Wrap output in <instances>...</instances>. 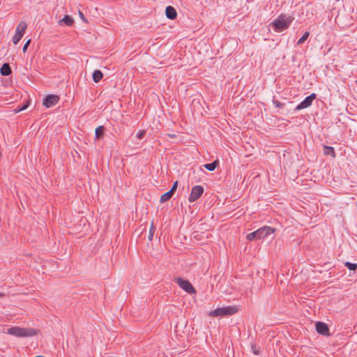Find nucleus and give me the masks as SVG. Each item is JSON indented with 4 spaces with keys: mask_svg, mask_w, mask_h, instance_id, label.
<instances>
[{
    "mask_svg": "<svg viewBox=\"0 0 357 357\" xmlns=\"http://www.w3.org/2000/svg\"><path fill=\"white\" fill-rule=\"evenodd\" d=\"M7 333L16 337H29L38 335L40 331L33 328L11 326L8 328Z\"/></svg>",
    "mask_w": 357,
    "mask_h": 357,
    "instance_id": "f257e3e1",
    "label": "nucleus"
},
{
    "mask_svg": "<svg viewBox=\"0 0 357 357\" xmlns=\"http://www.w3.org/2000/svg\"><path fill=\"white\" fill-rule=\"evenodd\" d=\"M292 20L291 16L280 15L271 22V25L276 32H281L289 26Z\"/></svg>",
    "mask_w": 357,
    "mask_h": 357,
    "instance_id": "f03ea898",
    "label": "nucleus"
},
{
    "mask_svg": "<svg viewBox=\"0 0 357 357\" xmlns=\"http://www.w3.org/2000/svg\"><path fill=\"white\" fill-rule=\"evenodd\" d=\"M237 312L238 308L236 306H226L211 310L208 313V314L210 317H224L227 315H232Z\"/></svg>",
    "mask_w": 357,
    "mask_h": 357,
    "instance_id": "7ed1b4c3",
    "label": "nucleus"
},
{
    "mask_svg": "<svg viewBox=\"0 0 357 357\" xmlns=\"http://www.w3.org/2000/svg\"><path fill=\"white\" fill-rule=\"evenodd\" d=\"M27 24L25 22L22 21L17 24L15 33L12 39L13 44L17 45L20 42L24 36Z\"/></svg>",
    "mask_w": 357,
    "mask_h": 357,
    "instance_id": "20e7f679",
    "label": "nucleus"
},
{
    "mask_svg": "<svg viewBox=\"0 0 357 357\" xmlns=\"http://www.w3.org/2000/svg\"><path fill=\"white\" fill-rule=\"evenodd\" d=\"M175 282L182 289H183L188 294H195L196 291L195 288L192 287V284L188 280H183L181 278H177L175 279Z\"/></svg>",
    "mask_w": 357,
    "mask_h": 357,
    "instance_id": "39448f33",
    "label": "nucleus"
},
{
    "mask_svg": "<svg viewBox=\"0 0 357 357\" xmlns=\"http://www.w3.org/2000/svg\"><path fill=\"white\" fill-rule=\"evenodd\" d=\"M204 192V188L201 185H195L192 190L189 196V201L193 202L196 201Z\"/></svg>",
    "mask_w": 357,
    "mask_h": 357,
    "instance_id": "423d86ee",
    "label": "nucleus"
},
{
    "mask_svg": "<svg viewBox=\"0 0 357 357\" xmlns=\"http://www.w3.org/2000/svg\"><path fill=\"white\" fill-rule=\"evenodd\" d=\"M275 231V229L271 227H263L256 231L257 239L264 238L267 236L273 234Z\"/></svg>",
    "mask_w": 357,
    "mask_h": 357,
    "instance_id": "0eeeda50",
    "label": "nucleus"
},
{
    "mask_svg": "<svg viewBox=\"0 0 357 357\" xmlns=\"http://www.w3.org/2000/svg\"><path fill=\"white\" fill-rule=\"evenodd\" d=\"M59 100V97L57 95H48L43 100V105L49 108L56 105Z\"/></svg>",
    "mask_w": 357,
    "mask_h": 357,
    "instance_id": "6e6552de",
    "label": "nucleus"
},
{
    "mask_svg": "<svg viewBox=\"0 0 357 357\" xmlns=\"http://www.w3.org/2000/svg\"><path fill=\"white\" fill-rule=\"evenodd\" d=\"M316 95L314 93L306 97L303 101H302L296 107V110H301L310 107L312 105V101L315 99Z\"/></svg>",
    "mask_w": 357,
    "mask_h": 357,
    "instance_id": "1a4fd4ad",
    "label": "nucleus"
},
{
    "mask_svg": "<svg viewBox=\"0 0 357 357\" xmlns=\"http://www.w3.org/2000/svg\"><path fill=\"white\" fill-rule=\"evenodd\" d=\"M316 330L318 333L323 335H329V329L326 324L323 322H317L316 324Z\"/></svg>",
    "mask_w": 357,
    "mask_h": 357,
    "instance_id": "9d476101",
    "label": "nucleus"
},
{
    "mask_svg": "<svg viewBox=\"0 0 357 357\" xmlns=\"http://www.w3.org/2000/svg\"><path fill=\"white\" fill-rule=\"evenodd\" d=\"M165 15L167 18L174 20L176 17L177 13L172 6H167L165 10Z\"/></svg>",
    "mask_w": 357,
    "mask_h": 357,
    "instance_id": "9b49d317",
    "label": "nucleus"
},
{
    "mask_svg": "<svg viewBox=\"0 0 357 357\" xmlns=\"http://www.w3.org/2000/svg\"><path fill=\"white\" fill-rule=\"evenodd\" d=\"M74 22V20L69 15H65L63 18L59 20V24L60 25L66 24L67 26H71Z\"/></svg>",
    "mask_w": 357,
    "mask_h": 357,
    "instance_id": "f8f14e48",
    "label": "nucleus"
},
{
    "mask_svg": "<svg viewBox=\"0 0 357 357\" xmlns=\"http://www.w3.org/2000/svg\"><path fill=\"white\" fill-rule=\"evenodd\" d=\"M0 72L2 75H8L11 73V70L8 63H4L1 68Z\"/></svg>",
    "mask_w": 357,
    "mask_h": 357,
    "instance_id": "ddd939ff",
    "label": "nucleus"
},
{
    "mask_svg": "<svg viewBox=\"0 0 357 357\" xmlns=\"http://www.w3.org/2000/svg\"><path fill=\"white\" fill-rule=\"evenodd\" d=\"M102 73L100 70H96L93 73V80L95 82H98L102 78Z\"/></svg>",
    "mask_w": 357,
    "mask_h": 357,
    "instance_id": "4468645a",
    "label": "nucleus"
},
{
    "mask_svg": "<svg viewBox=\"0 0 357 357\" xmlns=\"http://www.w3.org/2000/svg\"><path fill=\"white\" fill-rule=\"evenodd\" d=\"M324 153L325 155H331L333 158L335 157V151L333 147L324 146Z\"/></svg>",
    "mask_w": 357,
    "mask_h": 357,
    "instance_id": "2eb2a0df",
    "label": "nucleus"
},
{
    "mask_svg": "<svg viewBox=\"0 0 357 357\" xmlns=\"http://www.w3.org/2000/svg\"><path fill=\"white\" fill-rule=\"evenodd\" d=\"M172 195H173V193L169 190L168 192L164 193L160 197V202L164 203V202L168 201L172 197Z\"/></svg>",
    "mask_w": 357,
    "mask_h": 357,
    "instance_id": "dca6fc26",
    "label": "nucleus"
},
{
    "mask_svg": "<svg viewBox=\"0 0 357 357\" xmlns=\"http://www.w3.org/2000/svg\"><path fill=\"white\" fill-rule=\"evenodd\" d=\"M219 165L218 160H215L212 163L206 164L204 165V167L208 169V171H213L217 166Z\"/></svg>",
    "mask_w": 357,
    "mask_h": 357,
    "instance_id": "f3484780",
    "label": "nucleus"
},
{
    "mask_svg": "<svg viewBox=\"0 0 357 357\" xmlns=\"http://www.w3.org/2000/svg\"><path fill=\"white\" fill-rule=\"evenodd\" d=\"M103 132H104L103 126H98V128H96V130H95L96 137L97 139H100L103 135Z\"/></svg>",
    "mask_w": 357,
    "mask_h": 357,
    "instance_id": "a211bd4d",
    "label": "nucleus"
},
{
    "mask_svg": "<svg viewBox=\"0 0 357 357\" xmlns=\"http://www.w3.org/2000/svg\"><path fill=\"white\" fill-rule=\"evenodd\" d=\"M155 230V228L153 225V222H152L151 224V226H150L149 234V236H148V238L149 241H152Z\"/></svg>",
    "mask_w": 357,
    "mask_h": 357,
    "instance_id": "6ab92c4d",
    "label": "nucleus"
},
{
    "mask_svg": "<svg viewBox=\"0 0 357 357\" xmlns=\"http://www.w3.org/2000/svg\"><path fill=\"white\" fill-rule=\"evenodd\" d=\"M345 266L347 267L351 271H356L357 268V264H353L349 261L345 262L344 264Z\"/></svg>",
    "mask_w": 357,
    "mask_h": 357,
    "instance_id": "aec40b11",
    "label": "nucleus"
},
{
    "mask_svg": "<svg viewBox=\"0 0 357 357\" xmlns=\"http://www.w3.org/2000/svg\"><path fill=\"white\" fill-rule=\"evenodd\" d=\"M310 35V33L309 32H305L303 36L298 40L297 44L298 45H301L303 44L308 38Z\"/></svg>",
    "mask_w": 357,
    "mask_h": 357,
    "instance_id": "412c9836",
    "label": "nucleus"
},
{
    "mask_svg": "<svg viewBox=\"0 0 357 357\" xmlns=\"http://www.w3.org/2000/svg\"><path fill=\"white\" fill-rule=\"evenodd\" d=\"M246 238L248 240V241H253L254 239H257V231H254V232H252V233H250L248 234L247 236H246Z\"/></svg>",
    "mask_w": 357,
    "mask_h": 357,
    "instance_id": "4be33fe9",
    "label": "nucleus"
},
{
    "mask_svg": "<svg viewBox=\"0 0 357 357\" xmlns=\"http://www.w3.org/2000/svg\"><path fill=\"white\" fill-rule=\"evenodd\" d=\"M29 106V102H27L24 105H23L22 107H17L15 109V113H18L21 111H23L24 109H26Z\"/></svg>",
    "mask_w": 357,
    "mask_h": 357,
    "instance_id": "5701e85b",
    "label": "nucleus"
},
{
    "mask_svg": "<svg viewBox=\"0 0 357 357\" xmlns=\"http://www.w3.org/2000/svg\"><path fill=\"white\" fill-rule=\"evenodd\" d=\"M145 135V131L144 130H139L137 133V137L139 139H142L144 137Z\"/></svg>",
    "mask_w": 357,
    "mask_h": 357,
    "instance_id": "b1692460",
    "label": "nucleus"
},
{
    "mask_svg": "<svg viewBox=\"0 0 357 357\" xmlns=\"http://www.w3.org/2000/svg\"><path fill=\"white\" fill-rule=\"evenodd\" d=\"M177 187H178V181H175L173 185L172 186V188L169 190V191H171L174 194V192L176 190Z\"/></svg>",
    "mask_w": 357,
    "mask_h": 357,
    "instance_id": "393cba45",
    "label": "nucleus"
},
{
    "mask_svg": "<svg viewBox=\"0 0 357 357\" xmlns=\"http://www.w3.org/2000/svg\"><path fill=\"white\" fill-rule=\"evenodd\" d=\"M30 43H31V39H29V40L25 43L24 45V47H23V49H22L23 52H26V50H27V48H28V47H29V44H30Z\"/></svg>",
    "mask_w": 357,
    "mask_h": 357,
    "instance_id": "a878e982",
    "label": "nucleus"
},
{
    "mask_svg": "<svg viewBox=\"0 0 357 357\" xmlns=\"http://www.w3.org/2000/svg\"><path fill=\"white\" fill-rule=\"evenodd\" d=\"M79 15L80 17V18L84 22H87V20L84 17L83 13L81 12V11H79Z\"/></svg>",
    "mask_w": 357,
    "mask_h": 357,
    "instance_id": "bb28decb",
    "label": "nucleus"
},
{
    "mask_svg": "<svg viewBox=\"0 0 357 357\" xmlns=\"http://www.w3.org/2000/svg\"><path fill=\"white\" fill-rule=\"evenodd\" d=\"M273 104H274V105H275V107H280L282 106V104H281L280 102L277 101V100L274 101V102H273Z\"/></svg>",
    "mask_w": 357,
    "mask_h": 357,
    "instance_id": "cd10ccee",
    "label": "nucleus"
},
{
    "mask_svg": "<svg viewBox=\"0 0 357 357\" xmlns=\"http://www.w3.org/2000/svg\"><path fill=\"white\" fill-rule=\"evenodd\" d=\"M168 136L171 138H174L176 137L175 134H168Z\"/></svg>",
    "mask_w": 357,
    "mask_h": 357,
    "instance_id": "c85d7f7f",
    "label": "nucleus"
},
{
    "mask_svg": "<svg viewBox=\"0 0 357 357\" xmlns=\"http://www.w3.org/2000/svg\"><path fill=\"white\" fill-rule=\"evenodd\" d=\"M3 295L1 294H0V296H2Z\"/></svg>",
    "mask_w": 357,
    "mask_h": 357,
    "instance_id": "c756f323",
    "label": "nucleus"
}]
</instances>
